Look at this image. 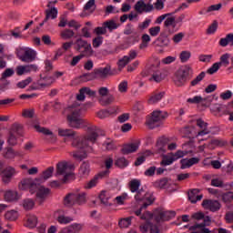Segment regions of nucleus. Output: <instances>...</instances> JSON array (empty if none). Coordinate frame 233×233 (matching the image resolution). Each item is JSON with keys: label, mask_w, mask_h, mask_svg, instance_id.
<instances>
[{"label": "nucleus", "mask_w": 233, "mask_h": 233, "mask_svg": "<svg viewBox=\"0 0 233 233\" xmlns=\"http://www.w3.org/2000/svg\"><path fill=\"white\" fill-rule=\"evenodd\" d=\"M99 199L102 205H105V207L112 206V202H110V199H112V194L109 191H101V193L99 194Z\"/></svg>", "instance_id": "c85d7f7f"}, {"label": "nucleus", "mask_w": 233, "mask_h": 233, "mask_svg": "<svg viewBox=\"0 0 233 233\" xmlns=\"http://www.w3.org/2000/svg\"><path fill=\"white\" fill-rule=\"evenodd\" d=\"M116 167H119V168H125V167H128V160L125 157H119L116 161Z\"/></svg>", "instance_id": "338daca9"}, {"label": "nucleus", "mask_w": 233, "mask_h": 233, "mask_svg": "<svg viewBox=\"0 0 233 233\" xmlns=\"http://www.w3.org/2000/svg\"><path fill=\"white\" fill-rule=\"evenodd\" d=\"M56 3H57L56 0L48 3V9L46 10V21H47L48 19L57 18V8L54 7V5H56Z\"/></svg>", "instance_id": "5701e85b"}, {"label": "nucleus", "mask_w": 233, "mask_h": 233, "mask_svg": "<svg viewBox=\"0 0 233 233\" xmlns=\"http://www.w3.org/2000/svg\"><path fill=\"white\" fill-rule=\"evenodd\" d=\"M192 74V67L190 66H183L175 72L173 81L176 86H185L188 76Z\"/></svg>", "instance_id": "423d86ee"}, {"label": "nucleus", "mask_w": 233, "mask_h": 233, "mask_svg": "<svg viewBox=\"0 0 233 233\" xmlns=\"http://www.w3.org/2000/svg\"><path fill=\"white\" fill-rule=\"evenodd\" d=\"M190 57H192V53H190V51H182L179 55L181 63H187Z\"/></svg>", "instance_id": "4d7b16f0"}, {"label": "nucleus", "mask_w": 233, "mask_h": 233, "mask_svg": "<svg viewBox=\"0 0 233 233\" xmlns=\"http://www.w3.org/2000/svg\"><path fill=\"white\" fill-rule=\"evenodd\" d=\"M90 163L83 162L78 169L79 177H87L88 176H90Z\"/></svg>", "instance_id": "2f4dec72"}, {"label": "nucleus", "mask_w": 233, "mask_h": 233, "mask_svg": "<svg viewBox=\"0 0 233 233\" xmlns=\"http://www.w3.org/2000/svg\"><path fill=\"white\" fill-rule=\"evenodd\" d=\"M65 207H74L76 204V193H69L64 198Z\"/></svg>", "instance_id": "ea45409f"}, {"label": "nucleus", "mask_w": 233, "mask_h": 233, "mask_svg": "<svg viewBox=\"0 0 233 233\" xmlns=\"http://www.w3.org/2000/svg\"><path fill=\"white\" fill-rule=\"evenodd\" d=\"M5 201H17L21 199V195L15 190H7L5 193Z\"/></svg>", "instance_id": "f704fd0d"}, {"label": "nucleus", "mask_w": 233, "mask_h": 233, "mask_svg": "<svg viewBox=\"0 0 233 233\" xmlns=\"http://www.w3.org/2000/svg\"><path fill=\"white\" fill-rule=\"evenodd\" d=\"M135 199L137 203L141 204V208L135 211L136 216H141V210L143 208H147V207H150L154 203V195L152 193L146 192L143 189H140L136 195Z\"/></svg>", "instance_id": "7ed1b4c3"}, {"label": "nucleus", "mask_w": 233, "mask_h": 233, "mask_svg": "<svg viewBox=\"0 0 233 233\" xmlns=\"http://www.w3.org/2000/svg\"><path fill=\"white\" fill-rule=\"evenodd\" d=\"M168 117V113L166 111L156 110L153 111L151 118L147 121L149 128H156L157 125L156 123H161L164 119Z\"/></svg>", "instance_id": "9b49d317"}, {"label": "nucleus", "mask_w": 233, "mask_h": 233, "mask_svg": "<svg viewBox=\"0 0 233 233\" xmlns=\"http://www.w3.org/2000/svg\"><path fill=\"white\" fill-rule=\"evenodd\" d=\"M54 218L60 223V225H67V223H72L74 218L65 216V211L63 209H58L54 213Z\"/></svg>", "instance_id": "6ab92c4d"}, {"label": "nucleus", "mask_w": 233, "mask_h": 233, "mask_svg": "<svg viewBox=\"0 0 233 233\" xmlns=\"http://www.w3.org/2000/svg\"><path fill=\"white\" fill-rule=\"evenodd\" d=\"M54 167H49L46 170L43 171L42 175L40 177H37L38 183H45V181H47V179H50L52 176H54Z\"/></svg>", "instance_id": "473e14b6"}, {"label": "nucleus", "mask_w": 233, "mask_h": 233, "mask_svg": "<svg viewBox=\"0 0 233 233\" xmlns=\"http://www.w3.org/2000/svg\"><path fill=\"white\" fill-rule=\"evenodd\" d=\"M116 101V97L114 95H106V96H102L98 98V102L102 106H108V105H112Z\"/></svg>", "instance_id": "c9c22d12"}, {"label": "nucleus", "mask_w": 233, "mask_h": 233, "mask_svg": "<svg viewBox=\"0 0 233 233\" xmlns=\"http://www.w3.org/2000/svg\"><path fill=\"white\" fill-rule=\"evenodd\" d=\"M25 227L28 228H35V227H37V217L32 214L27 215Z\"/></svg>", "instance_id": "58836bf2"}, {"label": "nucleus", "mask_w": 233, "mask_h": 233, "mask_svg": "<svg viewBox=\"0 0 233 233\" xmlns=\"http://www.w3.org/2000/svg\"><path fill=\"white\" fill-rule=\"evenodd\" d=\"M17 218H19V213L14 209L6 211L5 214V218L7 219V221H15Z\"/></svg>", "instance_id": "49530a36"}, {"label": "nucleus", "mask_w": 233, "mask_h": 233, "mask_svg": "<svg viewBox=\"0 0 233 233\" xmlns=\"http://www.w3.org/2000/svg\"><path fill=\"white\" fill-rule=\"evenodd\" d=\"M75 199L76 205H85L86 203V194L85 192L75 193Z\"/></svg>", "instance_id": "a18cd8bd"}, {"label": "nucleus", "mask_w": 233, "mask_h": 233, "mask_svg": "<svg viewBox=\"0 0 233 233\" xmlns=\"http://www.w3.org/2000/svg\"><path fill=\"white\" fill-rule=\"evenodd\" d=\"M188 153L183 150H177L176 153H170L167 156H165L161 161L162 167H168L174 163V161H177V159H181V157H185Z\"/></svg>", "instance_id": "9d476101"}, {"label": "nucleus", "mask_w": 233, "mask_h": 233, "mask_svg": "<svg viewBox=\"0 0 233 233\" xmlns=\"http://www.w3.org/2000/svg\"><path fill=\"white\" fill-rule=\"evenodd\" d=\"M141 187V180L139 179H132L130 182H129V188L131 190V192H140L141 190H139V187Z\"/></svg>", "instance_id": "c03bdc74"}, {"label": "nucleus", "mask_w": 233, "mask_h": 233, "mask_svg": "<svg viewBox=\"0 0 233 233\" xmlns=\"http://www.w3.org/2000/svg\"><path fill=\"white\" fill-rule=\"evenodd\" d=\"M103 25L104 26H106V29L107 28L108 30H110V32H112V30L117 29V26H119L116 24V21L114 20H109L107 22H105Z\"/></svg>", "instance_id": "e2e57ef3"}, {"label": "nucleus", "mask_w": 233, "mask_h": 233, "mask_svg": "<svg viewBox=\"0 0 233 233\" xmlns=\"http://www.w3.org/2000/svg\"><path fill=\"white\" fill-rule=\"evenodd\" d=\"M84 10H86V12H94V10H96V0H89L85 7H84Z\"/></svg>", "instance_id": "052dcab7"}, {"label": "nucleus", "mask_w": 233, "mask_h": 233, "mask_svg": "<svg viewBox=\"0 0 233 233\" xmlns=\"http://www.w3.org/2000/svg\"><path fill=\"white\" fill-rule=\"evenodd\" d=\"M66 114H67V121H69L72 128H81L85 125V120L81 118V116H83L81 106L73 104L67 106Z\"/></svg>", "instance_id": "f03ea898"}, {"label": "nucleus", "mask_w": 233, "mask_h": 233, "mask_svg": "<svg viewBox=\"0 0 233 233\" xmlns=\"http://www.w3.org/2000/svg\"><path fill=\"white\" fill-rule=\"evenodd\" d=\"M197 127H200V131L197 134V137L208 136V134L210 133V129H208V124L207 122L203 121V119H198L197 120Z\"/></svg>", "instance_id": "a878e982"}, {"label": "nucleus", "mask_w": 233, "mask_h": 233, "mask_svg": "<svg viewBox=\"0 0 233 233\" xmlns=\"http://www.w3.org/2000/svg\"><path fill=\"white\" fill-rule=\"evenodd\" d=\"M202 207L205 210H210V212H218L221 208V204L218 200L206 199L202 202Z\"/></svg>", "instance_id": "f3484780"}, {"label": "nucleus", "mask_w": 233, "mask_h": 233, "mask_svg": "<svg viewBox=\"0 0 233 233\" xmlns=\"http://www.w3.org/2000/svg\"><path fill=\"white\" fill-rule=\"evenodd\" d=\"M232 200H233V192L232 191H228L222 195V201H224V203H232Z\"/></svg>", "instance_id": "0e129e2a"}, {"label": "nucleus", "mask_w": 233, "mask_h": 233, "mask_svg": "<svg viewBox=\"0 0 233 233\" xmlns=\"http://www.w3.org/2000/svg\"><path fill=\"white\" fill-rule=\"evenodd\" d=\"M17 174H19V171H16L15 167H5L2 172L3 183H5V185H8V183L12 181V177H14V176H17Z\"/></svg>", "instance_id": "2eb2a0df"}, {"label": "nucleus", "mask_w": 233, "mask_h": 233, "mask_svg": "<svg viewBox=\"0 0 233 233\" xmlns=\"http://www.w3.org/2000/svg\"><path fill=\"white\" fill-rule=\"evenodd\" d=\"M76 166L74 164L67 162V161H62L56 164V177H59L61 176V181L63 183H66L68 181V177L72 176V171L75 170Z\"/></svg>", "instance_id": "20e7f679"}, {"label": "nucleus", "mask_w": 233, "mask_h": 233, "mask_svg": "<svg viewBox=\"0 0 233 233\" xmlns=\"http://www.w3.org/2000/svg\"><path fill=\"white\" fill-rule=\"evenodd\" d=\"M230 54L225 53L220 56V61L218 62L220 66H228L230 65Z\"/></svg>", "instance_id": "09e8293b"}, {"label": "nucleus", "mask_w": 233, "mask_h": 233, "mask_svg": "<svg viewBox=\"0 0 233 233\" xmlns=\"http://www.w3.org/2000/svg\"><path fill=\"white\" fill-rule=\"evenodd\" d=\"M110 70V66H106V67L99 68L96 71V74L99 76V77H106L107 76H112V72Z\"/></svg>", "instance_id": "de8ad7c7"}, {"label": "nucleus", "mask_w": 233, "mask_h": 233, "mask_svg": "<svg viewBox=\"0 0 233 233\" xmlns=\"http://www.w3.org/2000/svg\"><path fill=\"white\" fill-rule=\"evenodd\" d=\"M20 205L24 210H34V207H35V200H34V198H25L22 200Z\"/></svg>", "instance_id": "e433bc0d"}, {"label": "nucleus", "mask_w": 233, "mask_h": 233, "mask_svg": "<svg viewBox=\"0 0 233 233\" xmlns=\"http://www.w3.org/2000/svg\"><path fill=\"white\" fill-rule=\"evenodd\" d=\"M39 179L37 178H23L18 185L20 190H29L30 194H35L37 191Z\"/></svg>", "instance_id": "1a4fd4ad"}, {"label": "nucleus", "mask_w": 233, "mask_h": 233, "mask_svg": "<svg viewBox=\"0 0 233 233\" xmlns=\"http://www.w3.org/2000/svg\"><path fill=\"white\" fill-rule=\"evenodd\" d=\"M108 174H110V171L108 169L99 172L91 180H89L87 183L85 184L84 186L85 188L86 189L94 188V187H96L97 183H99V179H103L104 177H106Z\"/></svg>", "instance_id": "4468645a"}, {"label": "nucleus", "mask_w": 233, "mask_h": 233, "mask_svg": "<svg viewBox=\"0 0 233 233\" xmlns=\"http://www.w3.org/2000/svg\"><path fill=\"white\" fill-rule=\"evenodd\" d=\"M203 101H205V98L201 96H196L187 99V103H189L190 105H199V103H203Z\"/></svg>", "instance_id": "6e6d98bb"}, {"label": "nucleus", "mask_w": 233, "mask_h": 233, "mask_svg": "<svg viewBox=\"0 0 233 233\" xmlns=\"http://www.w3.org/2000/svg\"><path fill=\"white\" fill-rule=\"evenodd\" d=\"M103 147L104 148H106V150H115L116 148V143L114 142V140L107 138L104 143H103Z\"/></svg>", "instance_id": "13d9d810"}, {"label": "nucleus", "mask_w": 233, "mask_h": 233, "mask_svg": "<svg viewBox=\"0 0 233 233\" xmlns=\"http://www.w3.org/2000/svg\"><path fill=\"white\" fill-rule=\"evenodd\" d=\"M205 76H207V74L205 72H201L198 76H197L196 78H194L190 82L191 86H198V85H201V81L205 79Z\"/></svg>", "instance_id": "603ef678"}, {"label": "nucleus", "mask_w": 233, "mask_h": 233, "mask_svg": "<svg viewBox=\"0 0 233 233\" xmlns=\"http://www.w3.org/2000/svg\"><path fill=\"white\" fill-rule=\"evenodd\" d=\"M75 33L70 29H65L60 33V37H62L65 41H67V39H72Z\"/></svg>", "instance_id": "864d4df0"}, {"label": "nucleus", "mask_w": 233, "mask_h": 233, "mask_svg": "<svg viewBox=\"0 0 233 233\" xmlns=\"http://www.w3.org/2000/svg\"><path fill=\"white\" fill-rule=\"evenodd\" d=\"M163 97H165V92L156 93L149 97L148 103L149 105H156L159 103Z\"/></svg>", "instance_id": "79ce46f5"}, {"label": "nucleus", "mask_w": 233, "mask_h": 233, "mask_svg": "<svg viewBox=\"0 0 233 233\" xmlns=\"http://www.w3.org/2000/svg\"><path fill=\"white\" fill-rule=\"evenodd\" d=\"M139 147H141V141L139 140H137L133 143L127 144L123 147L122 153L128 155L134 152H137V150L139 149Z\"/></svg>", "instance_id": "4be33fe9"}, {"label": "nucleus", "mask_w": 233, "mask_h": 233, "mask_svg": "<svg viewBox=\"0 0 233 233\" xmlns=\"http://www.w3.org/2000/svg\"><path fill=\"white\" fill-rule=\"evenodd\" d=\"M132 219L134 217H128L119 220L118 225L121 228H128L132 225Z\"/></svg>", "instance_id": "8fccbe9b"}, {"label": "nucleus", "mask_w": 233, "mask_h": 233, "mask_svg": "<svg viewBox=\"0 0 233 233\" xmlns=\"http://www.w3.org/2000/svg\"><path fill=\"white\" fill-rule=\"evenodd\" d=\"M15 55L22 63H34L37 59V52L33 48L20 46L15 49Z\"/></svg>", "instance_id": "39448f33"}, {"label": "nucleus", "mask_w": 233, "mask_h": 233, "mask_svg": "<svg viewBox=\"0 0 233 233\" xmlns=\"http://www.w3.org/2000/svg\"><path fill=\"white\" fill-rule=\"evenodd\" d=\"M34 128H35L36 132H39L40 134H43L44 136H46L49 137V139H52L53 141H56V134L52 132V130L46 128V127H41L38 124L33 125Z\"/></svg>", "instance_id": "bb28decb"}, {"label": "nucleus", "mask_w": 233, "mask_h": 233, "mask_svg": "<svg viewBox=\"0 0 233 233\" xmlns=\"http://www.w3.org/2000/svg\"><path fill=\"white\" fill-rule=\"evenodd\" d=\"M32 83V77H27L25 80H22L16 84L17 88H26L29 84Z\"/></svg>", "instance_id": "774afa93"}, {"label": "nucleus", "mask_w": 233, "mask_h": 233, "mask_svg": "<svg viewBox=\"0 0 233 233\" xmlns=\"http://www.w3.org/2000/svg\"><path fill=\"white\" fill-rule=\"evenodd\" d=\"M25 156V152L23 151H15L13 148H7L4 157L5 159H15V157H23Z\"/></svg>", "instance_id": "c756f323"}, {"label": "nucleus", "mask_w": 233, "mask_h": 233, "mask_svg": "<svg viewBox=\"0 0 233 233\" xmlns=\"http://www.w3.org/2000/svg\"><path fill=\"white\" fill-rule=\"evenodd\" d=\"M232 40H233V33H229L225 37L220 38L218 44L220 46H223V47L228 46V45L232 46Z\"/></svg>", "instance_id": "a19ab883"}, {"label": "nucleus", "mask_w": 233, "mask_h": 233, "mask_svg": "<svg viewBox=\"0 0 233 233\" xmlns=\"http://www.w3.org/2000/svg\"><path fill=\"white\" fill-rule=\"evenodd\" d=\"M199 163L198 157H192V158H183L180 160V168L185 170V168H190L193 165H198Z\"/></svg>", "instance_id": "cd10ccee"}, {"label": "nucleus", "mask_w": 233, "mask_h": 233, "mask_svg": "<svg viewBox=\"0 0 233 233\" xmlns=\"http://www.w3.org/2000/svg\"><path fill=\"white\" fill-rule=\"evenodd\" d=\"M135 10H137L138 14H143V12L148 14V12L154 10V5L152 4H145L143 0H140L135 5Z\"/></svg>", "instance_id": "412c9836"}, {"label": "nucleus", "mask_w": 233, "mask_h": 233, "mask_svg": "<svg viewBox=\"0 0 233 233\" xmlns=\"http://www.w3.org/2000/svg\"><path fill=\"white\" fill-rule=\"evenodd\" d=\"M218 31V21H214L207 29V34L209 35H212L213 34H216Z\"/></svg>", "instance_id": "69168bd1"}, {"label": "nucleus", "mask_w": 233, "mask_h": 233, "mask_svg": "<svg viewBox=\"0 0 233 233\" xmlns=\"http://www.w3.org/2000/svg\"><path fill=\"white\" fill-rule=\"evenodd\" d=\"M164 26L168 30H175V32H177V30H179L177 25L176 16L174 15V13H167V16L164 21Z\"/></svg>", "instance_id": "aec40b11"}, {"label": "nucleus", "mask_w": 233, "mask_h": 233, "mask_svg": "<svg viewBox=\"0 0 233 233\" xmlns=\"http://www.w3.org/2000/svg\"><path fill=\"white\" fill-rule=\"evenodd\" d=\"M128 199V194L123 193L122 195L115 198V201H116V205H125V201Z\"/></svg>", "instance_id": "680f3d73"}, {"label": "nucleus", "mask_w": 233, "mask_h": 233, "mask_svg": "<svg viewBox=\"0 0 233 233\" xmlns=\"http://www.w3.org/2000/svg\"><path fill=\"white\" fill-rule=\"evenodd\" d=\"M96 141H97V128H96V127H88L87 136L78 139L79 146H72L74 148L77 149L72 153L74 159H76V161L86 159L88 154L92 152L90 143L93 145Z\"/></svg>", "instance_id": "f257e3e1"}, {"label": "nucleus", "mask_w": 233, "mask_h": 233, "mask_svg": "<svg viewBox=\"0 0 233 233\" xmlns=\"http://www.w3.org/2000/svg\"><path fill=\"white\" fill-rule=\"evenodd\" d=\"M36 198L37 199H40V201H45L50 195V189L48 187H45L41 183H38V186L36 187Z\"/></svg>", "instance_id": "b1692460"}, {"label": "nucleus", "mask_w": 233, "mask_h": 233, "mask_svg": "<svg viewBox=\"0 0 233 233\" xmlns=\"http://www.w3.org/2000/svg\"><path fill=\"white\" fill-rule=\"evenodd\" d=\"M116 114V108L108 109V110H101L97 113V116L100 119H105V117H108V116Z\"/></svg>", "instance_id": "5fc2aeb1"}, {"label": "nucleus", "mask_w": 233, "mask_h": 233, "mask_svg": "<svg viewBox=\"0 0 233 233\" xmlns=\"http://www.w3.org/2000/svg\"><path fill=\"white\" fill-rule=\"evenodd\" d=\"M188 199L190 203H196L203 199V194L199 193V189H192L188 192Z\"/></svg>", "instance_id": "72a5a7b5"}, {"label": "nucleus", "mask_w": 233, "mask_h": 233, "mask_svg": "<svg viewBox=\"0 0 233 233\" xmlns=\"http://www.w3.org/2000/svg\"><path fill=\"white\" fill-rule=\"evenodd\" d=\"M184 228H188L191 233H211L209 228H205L203 224H195L193 226H184Z\"/></svg>", "instance_id": "393cba45"}, {"label": "nucleus", "mask_w": 233, "mask_h": 233, "mask_svg": "<svg viewBox=\"0 0 233 233\" xmlns=\"http://www.w3.org/2000/svg\"><path fill=\"white\" fill-rule=\"evenodd\" d=\"M184 37H185V33L179 32L173 35L172 41L173 43H175V45H177L183 41Z\"/></svg>", "instance_id": "bf43d9fd"}, {"label": "nucleus", "mask_w": 233, "mask_h": 233, "mask_svg": "<svg viewBox=\"0 0 233 233\" xmlns=\"http://www.w3.org/2000/svg\"><path fill=\"white\" fill-rule=\"evenodd\" d=\"M30 72H37V65L30 64L25 66H18L16 67L17 76H25L26 74H30Z\"/></svg>", "instance_id": "a211bd4d"}, {"label": "nucleus", "mask_w": 233, "mask_h": 233, "mask_svg": "<svg viewBox=\"0 0 233 233\" xmlns=\"http://www.w3.org/2000/svg\"><path fill=\"white\" fill-rule=\"evenodd\" d=\"M56 83V78L52 76H45L41 78L35 86H33V90H40V88H46V86H50Z\"/></svg>", "instance_id": "dca6fc26"}, {"label": "nucleus", "mask_w": 233, "mask_h": 233, "mask_svg": "<svg viewBox=\"0 0 233 233\" xmlns=\"http://www.w3.org/2000/svg\"><path fill=\"white\" fill-rule=\"evenodd\" d=\"M76 50L81 52L80 56L83 57H94V56L97 57V54L92 49V45L82 38L76 41Z\"/></svg>", "instance_id": "0eeeda50"}, {"label": "nucleus", "mask_w": 233, "mask_h": 233, "mask_svg": "<svg viewBox=\"0 0 233 233\" xmlns=\"http://www.w3.org/2000/svg\"><path fill=\"white\" fill-rule=\"evenodd\" d=\"M83 230V225L81 224H72L60 230V233H80Z\"/></svg>", "instance_id": "7c9ffc66"}, {"label": "nucleus", "mask_w": 233, "mask_h": 233, "mask_svg": "<svg viewBox=\"0 0 233 233\" xmlns=\"http://www.w3.org/2000/svg\"><path fill=\"white\" fill-rule=\"evenodd\" d=\"M150 41H151L150 35L144 34L142 35V42L139 45L140 50H145V48H148V44L150 43Z\"/></svg>", "instance_id": "3c124183"}, {"label": "nucleus", "mask_w": 233, "mask_h": 233, "mask_svg": "<svg viewBox=\"0 0 233 233\" xmlns=\"http://www.w3.org/2000/svg\"><path fill=\"white\" fill-rule=\"evenodd\" d=\"M137 50L131 49L127 56H124L122 58H120L117 63L119 72H121V70H123V68L126 67L128 63L134 61V59L137 57Z\"/></svg>", "instance_id": "ddd939ff"}, {"label": "nucleus", "mask_w": 233, "mask_h": 233, "mask_svg": "<svg viewBox=\"0 0 233 233\" xmlns=\"http://www.w3.org/2000/svg\"><path fill=\"white\" fill-rule=\"evenodd\" d=\"M173 218H176V211L157 209L154 213V219L157 223H161V221H170Z\"/></svg>", "instance_id": "f8f14e48"}, {"label": "nucleus", "mask_w": 233, "mask_h": 233, "mask_svg": "<svg viewBox=\"0 0 233 233\" xmlns=\"http://www.w3.org/2000/svg\"><path fill=\"white\" fill-rule=\"evenodd\" d=\"M58 136L61 137H68L71 142V147H79V139L83 137H80L79 134L72 129H58Z\"/></svg>", "instance_id": "6e6552de"}, {"label": "nucleus", "mask_w": 233, "mask_h": 233, "mask_svg": "<svg viewBox=\"0 0 233 233\" xmlns=\"http://www.w3.org/2000/svg\"><path fill=\"white\" fill-rule=\"evenodd\" d=\"M222 6L223 5L221 4L212 5L207 8H204L200 14H208L211 15L212 12H218V10H221Z\"/></svg>", "instance_id": "37998d69"}, {"label": "nucleus", "mask_w": 233, "mask_h": 233, "mask_svg": "<svg viewBox=\"0 0 233 233\" xmlns=\"http://www.w3.org/2000/svg\"><path fill=\"white\" fill-rule=\"evenodd\" d=\"M151 70L153 72L150 81H155L156 83H161L163 81V75H161V70L159 68L152 66Z\"/></svg>", "instance_id": "4c0bfd02"}]
</instances>
